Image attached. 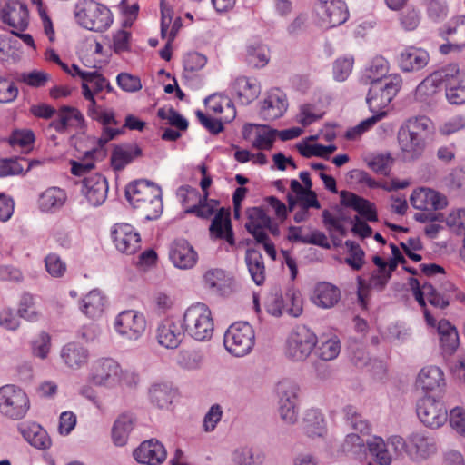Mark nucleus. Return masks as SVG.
Instances as JSON below:
<instances>
[{
	"mask_svg": "<svg viewBox=\"0 0 465 465\" xmlns=\"http://www.w3.org/2000/svg\"><path fill=\"white\" fill-rule=\"evenodd\" d=\"M169 259L176 268L188 270L196 264L198 254L188 241L178 239L170 244Z\"/></svg>",
	"mask_w": 465,
	"mask_h": 465,
	"instance_id": "aec40b11",
	"label": "nucleus"
},
{
	"mask_svg": "<svg viewBox=\"0 0 465 465\" xmlns=\"http://www.w3.org/2000/svg\"><path fill=\"white\" fill-rule=\"evenodd\" d=\"M322 223L328 231L330 237L331 238L335 245H339L340 237H345L347 235L346 227L340 222L336 215L329 210H324L322 214Z\"/></svg>",
	"mask_w": 465,
	"mask_h": 465,
	"instance_id": "864d4df0",
	"label": "nucleus"
},
{
	"mask_svg": "<svg viewBox=\"0 0 465 465\" xmlns=\"http://www.w3.org/2000/svg\"><path fill=\"white\" fill-rule=\"evenodd\" d=\"M115 248L122 253L132 255L141 248V237L129 223H117L112 230Z\"/></svg>",
	"mask_w": 465,
	"mask_h": 465,
	"instance_id": "2eb2a0df",
	"label": "nucleus"
},
{
	"mask_svg": "<svg viewBox=\"0 0 465 465\" xmlns=\"http://www.w3.org/2000/svg\"><path fill=\"white\" fill-rule=\"evenodd\" d=\"M401 77L399 74H390L383 83L371 84L366 102L373 113L384 112L401 87Z\"/></svg>",
	"mask_w": 465,
	"mask_h": 465,
	"instance_id": "0eeeda50",
	"label": "nucleus"
},
{
	"mask_svg": "<svg viewBox=\"0 0 465 465\" xmlns=\"http://www.w3.org/2000/svg\"><path fill=\"white\" fill-rule=\"evenodd\" d=\"M370 452L375 456L381 465H390L392 460V454L388 447L387 441L381 437H373L367 441Z\"/></svg>",
	"mask_w": 465,
	"mask_h": 465,
	"instance_id": "6e6d98bb",
	"label": "nucleus"
},
{
	"mask_svg": "<svg viewBox=\"0 0 465 465\" xmlns=\"http://www.w3.org/2000/svg\"><path fill=\"white\" fill-rule=\"evenodd\" d=\"M210 232L216 238L226 240L231 245L234 244L230 213L228 211H225L223 208L218 211L212 221Z\"/></svg>",
	"mask_w": 465,
	"mask_h": 465,
	"instance_id": "58836bf2",
	"label": "nucleus"
},
{
	"mask_svg": "<svg viewBox=\"0 0 465 465\" xmlns=\"http://www.w3.org/2000/svg\"><path fill=\"white\" fill-rule=\"evenodd\" d=\"M107 88L111 91L108 81L97 71H91L87 77L82 83V93L84 97L89 102H94V94Z\"/></svg>",
	"mask_w": 465,
	"mask_h": 465,
	"instance_id": "49530a36",
	"label": "nucleus"
},
{
	"mask_svg": "<svg viewBox=\"0 0 465 465\" xmlns=\"http://www.w3.org/2000/svg\"><path fill=\"white\" fill-rule=\"evenodd\" d=\"M203 355L197 350H183L177 356V364L185 370L193 371L202 366Z\"/></svg>",
	"mask_w": 465,
	"mask_h": 465,
	"instance_id": "4d7b16f0",
	"label": "nucleus"
},
{
	"mask_svg": "<svg viewBox=\"0 0 465 465\" xmlns=\"http://www.w3.org/2000/svg\"><path fill=\"white\" fill-rule=\"evenodd\" d=\"M442 85L446 98L451 104H465V71L455 64L442 67Z\"/></svg>",
	"mask_w": 465,
	"mask_h": 465,
	"instance_id": "4468645a",
	"label": "nucleus"
},
{
	"mask_svg": "<svg viewBox=\"0 0 465 465\" xmlns=\"http://www.w3.org/2000/svg\"><path fill=\"white\" fill-rule=\"evenodd\" d=\"M142 154L141 148L136 144L116 146L111 154V165L114 171H122L134 158Z\"/></svg>",
	"mask_w": 465,
	"mask_h": 465,
	"instance_id": "ea45409f",
	"label": "nucleus"
},
{
	"mask_svg": "<svg viewBox=\"0 0 465 465\" xmlns=\"http://www.w3.org/2000/svg\"><path fill=\"white\" fill-rule=\"evenodd\" d=\"M205 104L209 110L214 113H223L225 109L228 111V115L223 117L225 122H231L236 114L234 106L230 99L219 94L210 95L205 99Z\"/></svg>",
	"mask_w": 465,
	"mask_h": 465,
	"instance_id": "5fc2aeb1",
	"label": "nucleus"
},
{
	"mask_svg": "<svg viewBox=\"0 0 465 465\" xmlns=\"http://www.w3.org/2000/svg\"><path fill=\"white\" fill-rule=\"evenodd\" d=\"M206 288L213 293L225 296L231 294L235 288L233 277L222 269H210L203 275Z\"/></svg>",
	"mask_w": 465,
	"mask_h": 465,
	"instance_id": "5701e85b",
	"label": "nucleus"
},
{
	"mask_svg": "<svg viewBox=\"0 0 465 465\" xmlns=\"http://www.w3.org/2000/svg\"><path fill=\"white\" fill-rule=\"evenodd\" d=\"M248 222L245 224L247 231L254 237L256 242L265 239V228L270 224L271 217L261 207H252L247 211Z\"/></svg>",
	"mask_w": 465,
	"mask_h": 465,
	"instance_id": "2f4dec72",
	"label": "nucleus"
},
{
	"mask_svg": "<svg viewBox=\"0 0 465 465\" xmlns=\"http://www.w3.org/2000/svg\"><path fill=\"white\" fill-rule=\"evenodd\" d=\"M443 186L450 191L465 189V170L454 169L441 181Z\"/></svg>",
	"mask_w": 465,
	"mask_h": 465,
	"instance_id": "774afa93",
	"label": "nucleus"
},
{
	"mask_svg": "<svg viewBox=\"0 0 465 465\" xmlns=\"http://www.w3.org/2000/svg\"><path fill=\"white\" fill-rule=\"evenodd\" d=\"M232 88L239 102L243 105L250 104L261 94V85L257 79L246 76L236 78Z\"/></svg>",
	"mask_w": 465,
	"mask_h": 465,
	"instance_id": "473e14b6",
	"label": "nucleus"
},
{
	"mask_svg": "<svg viewBox=\"0 0 465 465\" xmlns=\"http://www.w3.org/2000/svg\"><path fill=\"white\" fill-rule=\"evenodd\" d=\"M176 397V391L168 383H155L149 389L152 404L159 409H168Z\"/></svg>",
	"mask_w": 465,
	"mask_h": 465,
	"instance_id": "79ce46f5",
	"label": "nucleus"
},
{
	"mask_svg": "<svg viewBox=\"0 0 465 465\" xmlns=\"http://www.w3.org/2000/svg\"><path fill=\"white\" fill-rule=\"evenodd\" d=\"M430 60L427 51L422 48L409 46L400 54L398 63L403 72H415L424 68Z\"/></svg>",
	"mask_w": 465,
	"mask_h": 465,
	"instance_id": "a878e982",
	"label": "nucleus"
},
{
	"mask_svg": "<svg viewBox=\"0 0 465 465\" xmlns=\"http://www.w3.org/2000/svg\"><path fill=\"white\" fill-rule=\"evenodd\" d=\"M127 201L146 220L157 219L163 212L162 190L146 180L129 183L125 189Z\"/></svg>",
	"mask_w": 465,
	"mask_h": 465,
	"instance_id": "f03ea898",
	"label": "nucleus"
},
{
	"mask_svg": "<svg viewBox=\"0 0 465 465\" xmlns=\"http://www.w3.org/2000/svg\"><path fill=\"white\" fill-rule=\"evenodd\" d=\"M81 192L91 205L100 206L107 198V180L102 174L91 173L83 179Z\"/></svg>",
	"mask_w": 465,
	"mask_h": 465,
	"instance_id": "6ab92c4d",
	"label": "nucleus"
},
{
	"mask_svg": "<svg viewBox=\"0 0 465 465\" xmlns=\"http://www.w3.org/2000/svg\"><path fill=\"white\" fill-rule=\"evenodd\" d=\"M207 197L208 193H205L201 196V202H197V203L189 206L185 213L195 214L200 218H209L214 213L218 202L213 200L208 201Z\"/></svg>",
	"mask_w": 465,
	"mask_h": 465,
	"instance_id": "13d9d810",
	"label": "nucleus"
},
{
	"mask_svg": "<svg viewBox=\"0 0 465 465\" xmlns=\"http://www.w3.org/2000/svg\"><path fill=\"white\" fill-rule=\"evenodd\" d=\"M183 327L171 319L163 320L157 328L158 342L167 348L175 349L183 341Z\"/></svg>",
	"mask_w": 465,
	"mask_h": 465,
	"instance_id": "bb28decb",
	"label": "nucleus"
},
{
	"mask_svg": "<svg viewBox=\"0 0 465 465\" xmlns=\"http://www.w3.org/2000/svg\"><path fill=\"white\" fill-rule=\"evenodd\" d=\"M278 397V412L280 418L287 424H294L298 420V397L300 387L291 380H282L276 385Z\"/></svg>",
	"mask_w": 465,
	"mask_h": 465,
	"instance_id": "6e6552de",
	"label": "nucleus"
},
{
	"mask_svg": "<svg viewBox=\"0 0 465 465\" xmlns=\"http://www.w3.org/2000/svg\"><path fill=\"white\" fill-rule=\"evenodd\" d=\"M440 35L443 37H451L453 41L465 47V15H458L440 29Z\"/></svg>",
	"mask_w": 465,
	"mask_h": 465,
	"instance_id": "3c124183",
	"label": "nucleus"
},
{
	"mask_svg": "<svg viewBox=\"0 0 465 465\" xmlns=\"http://www.w3.org/2000/svg\"><path fill=\"white\" fill-rule=\"evenodd\" d=\"M18 315L32 322H37L40 319L42 312L35 298L33 295L25 293L21 297L18 307Z\"/></svg>",
	"mask_w": 465,
	"mask_h": 465,
	"instance_id": "603ef678",
	"label": "nucleus"
},
{
	"mask_svg": "<svg viewBox=\"0 0 465 465\" xmlns=\"http://www.w3.org/2000/svg\"><path fill=\"white\" fill-rule=\"evenodd\" d=\"M243 137L251 140L259 150H270L275 141L277 131L265 124H247L243 126Z\"/></svg>",
	"mask_w": 465,
	"mask_h": 465,
	"instance_id": "4be33fe9",
	"label": "nucleus"
},
{
	"mask_svg": "<svg viewBox=\"0 0 465 465\" xmlns=\"http://www.w3.org/2000/svg\"><path fill=\"white\" fill-rule=\"evenodd\" d=\"M424 2L430 20L438 23L447 17L449 8L446 0H424Z\"/></svg>",
	"mask_w": 465,
	"mask_h": 465,
	"instance_id": "052dcab7",
	"label": "nucleus"
},
{
	"mask_svg": "<svg viewBox=\"0 0 465 465\" xmlns=\"http://www.w3.org/2000/svg\"><path fill=\"white\" fill-rule=\"evenodd\" d=\"M2 19L13 30L24 31L28 25V10L19 2L8 3L2 11Z\"/></svg>",
	"mask_w": 465,
	"mask_h": 465,
	"instance_id": "c85d7f7f",
	"label": "nucleus"
},
{
	"mask_svg": "<svg viewBox=\"0 0 465 465\" xmlns=\"http://www.w3.org/2000/svg\"><path fill=\"white\" fill-rule=\"evenodd\" d=\"M410 201L415 209L433 213L434 211L444 209L448 205V199L444 194L425 187L414 190Z\"/></svg>",
	"mask_w": 465,
	"mask_h": 465,
	"instance_id": "f3484780",
	"label": "nucleus"
},
{
	"mask_svg": "<svg viewBox=\"0 0 465 465\" xmlns=\"http://www.w3.org/2000/svg\"><path fill=\"white\" fill-rule=\"evenodd\" d=\"M51 349V337L47 332L42 331L32 341L33 355L42 360L45 359Z\"/></svg>",
	"mask_w": 465,
	"mask_h": 465,
	"instance_id": "e2e57ef3",
	"label": "nucleus"
},
{
	"mask_svg": "<svg viewBox=\"0 0 465 465\" xmlns=\"http://www.w3.org/2000/svg\"><path fill=\"white\" fill-rule=\"evenodd\" d=\"M30 409V400L25 391L13 384L0 387V414L11 420L24 419Z\"/></svg>",
	"mask_w": 465,
	"mask_h": 465,
	"instance_id": "20e7f679",
	"label": "nucleus"
},
{
	"mask_svg": "<svg viewBox=\"0 0 465 465\" xmlns=\"http://www.w3.org/2000/svg\"><path fill=\"white\" fill-rule=\"evenodd\" d=\"M33 166V163L25 158L10 157L0 159V177L24 175Z\"/></svg>",
	"mask_w": 465,
	"mask_h": 465,
	"instance_id": "8fccbe9b",
	"label": "nucleus"
},
{
	"mask_svg": "<svg viewBox=\"0 0 465 465\" xmlns=\"http://www.w3.org/2000/svg\"><path fill=\"white\" fill-rule=\"evenodd\" d=\"M288 108L286 94L279 88L269 90L261 104L260 116L266 121L282 117Z\"/></svg>",
	"mask_w": 465,
	"mask_h": 465,
	"instance_id": "dca6fc26",
	"label": "nucleus"
},
{
	"mask_svg": "<svg viewBox=\"0 0 465 465\" xmlns=\"http://www.w3.org/2000/svg\"><path fill=\"white\" fill-rule=\"evenodd\" d=\"M299 153L304 157L319 156L328 158L330 154L337 150V147L333 144L322 145V144H299Z\"/></svg>",
	"mask_w": 465,
	"mask_h": 465,
	"instance_id": "680f3d73",
	"label": "nucleus"
},
{
	"mask_svg": "<svg viewBox=\"0 0 465 465\" xmlns=\"http://www.w3.org/2000/svg\"><path fill=\"white\" fill-rule=\"evenodd\" d=\"M60 356L67 367L77 370L87 363L89 351L77 342H69L61 349Z\"/></svg>",
	"mask_w": 465,
	"mask_h": 465,
	"instance_id": "f704fd0d",
	"label": "nucleus"
},
{
	"mask_svg": "<svg viewBox=\"0 0 465 465\" xmlns=\"http://www.w3.org/2000/svg\"><path fill=\"white\" fill-rule=\"evenodd\" d=\"M246 59L255 68L264 67L270 61L269 48L258 40L252 41L246 46Z\"/></svg>",
	"mask_w": 465,
	"mask_h": 465,
	"instance_id": "de8ad7c7",
	"label": "nucleus"
},
{
	"mask_svg": "<svg viewBox=\"0 0 465 465\" xmlns=\"http://www.w3.org/2000/svg\"><path fill=\"white\" fill-rule=\"evenodd\" d=\"M341 203L343 206L354 209L361 216L370 222L377 221V212L374 205L368 200L353 193L341 192Z\"/></svg>",
	"mask_w": 465,
	"mask_h": 465,
	"instance_id": "7c9ffc66",
	"label": "nucleus"
},
{
	"mask_svg": "<svg viewBox=\"0 0 465 465\" xmlns=\"http://www.w3.org/2000/svg\"><path fill=\"white\" fill-rule=\"evenodd\" d=\"M315 14L319 25L326 29L342 25L349 17L348 7L342 0H319Z\"/></svg>",
	"mask_w": 465,
	"mask_h": 465,
	"instance_id": "ddd939ff",
	"label": "nucleus"
},
{
	"mask_svg": "<svg viewBox=\"0 0 465 465\" xmlns=\"http://www.w3.org/2000/svg\"><path fill=\"white\" fill-rule=\"evenodd\" d=\"M77 16L84 27L97 32L106 30L113 23L111 11L105 5L94 0L85 2Z\"/></svg>",
	"mask_w": 465,
	"mask_h": 465,
	"instance_id": "9d476101",
	"label": "nucleus"
},
{
	"mask_svg": "<svg viewBox=\"0 0 465 465\" xmlns=\"http://www.w3.org/2000/svg\"><path fill=\"white\" fill-rule=\"evenodd\" d=\"M134 460L145 465H160L167 456L166 450L162 442L156 439L143 441L133 453Z\"/></svg>",
	"mask_w": 465,
	"mask_h": 465,
	"instance_id": "412c9836",
	"label": "nucleus"
},
{
	"mask_svg": "<svg viewBox=\"0 0 465 465\" xmlns=\"http://www.w3.org/2000/svg\"><path fill=\"white\" fill-rule=\"evenodd\" d=\"M341 299L338 287L329 282L318 283L312 296V302L321 308L330 309L335 306Z\"/></svg>",
	"mask_w": 465,
	"mask_h": 465,
	"instance_id": "72a5a7b5",
	"label": "nucleus"
},
{
	"mask_svg": "<svg viewBox=\"0 0 465 465\" xmlns=\"http://www.w3.org/2000/svg\"><path fill=\"white\" fill-rule=\"evenodd\" d=\"M114 329L123 339L137 341L146 329V320L144 315L137 311H123L115 317Z\"/></svg>",
	"mask_w": 465,
	"mask_h": 465,
	"instance_id": "9b49d317",
	"label": "nucleus"
},
{
	"mask_svg": "<svg viewBox=\"0 0 465 465\" xmlns=\"http://www.w3.org/2000/svg\"><path fill=\"white\" fill-rule=\"evenodd\" d=\"M391 278L390 272L373 271L368 284L358 278V302L362 309L367 308L369 288L382 291Z\"/></svg>",
	"mask_w": 465,
	"mask_h": 465,
	"instance_id": "c756f323",
	"label": "nucleus"
},
{
	"mask_svg": "<svg viewBox=\"0 0 465 465\" xmlns=\"http://www.w3.org/2000/svg\"><path fill=\"white\" fill-rule=\"evenodd\" d=\"M292 192L295 194H288L289 210L292 211L296 206L307 209H320L321 203L317 199V194L312 190L303 189V186L295 179L290 183Z\"/></svg>",
	"mask_w": 465,
	"mask_h": 465,
	"instance_id": "393cba45",
	"label": "nucleus"
},
{
	"mask_svg": "<svg viewBox=\"0 0 465 465\" xmlns=\"http://www.w3.org/2000/svg\"><path fill=\"white\" fill-rule=\"evenodd\" d=\"M23 438L33 447L38 450H47L52 441L46 430L36 422L22 423L18 427Z\"/></svg>",
	"mask_w": 465,
	"mask_h": 465,
	"instance_id": "cd10ccee",
	"label": "nucleus"
},
{
	"mask_svg": "<svg viewBox=\"0 0 465 465\" xmlns=\"http://www.w3.org/2000/svg\"><path fill=\"white\" fill-rule=\"evenodd\" d=\"M67 195L59 187H50L44 191L38 200L39 208L45 213H55L65 203Z\"/></svg>",
	"mask_w": 465,
	"mask_h": 465,
	"instance_id": "4c0bfd02",
	"label": "nucleus"
},
{
	"mask_svg": "<svg viewBox=\"0 0 465 465\" xmlns=\"http://www.w3.org/2000/svg\"><path fill=\"white\" fill-rule=\"evenodd\" d=\"M442 370L437 366L423 367L417 375L415 386L423 392H440L445 387Z\"/></svg>",
	"mask_w": 465,
	"mask_h": 465,
	"instance_id": "b1692460",
	"label": "nucleus"
},
{
	"mask_svg": "<svg viewBox=\"0 0 465 465\" xmlns=\"http://www.w3.org/2000/svg\"><path fill=\"white\" fill-rule=\"evenodd\" d=\"M437 450L436 440L425 432H413L408 437V456L412 460H427Z\"/></svg>",
	"mask_w": 465,
	"mask_h": 465,
	"instance_id": "a211bd4d",
	"label": "nucleus"
},
{
	"mask_svg": "<svg viewBox=\"0 0 465 465\" xmlns=\"http://www.w3.org/2000/svg\"><path fill=\"white\" fill-rule=\"evenodd\" d=\"M206 57L197 52L189 53L183 58V75L188 78L189 74L203 69L206 64Z\"/></svg>",
	"mask_w": 465,
	"mask_h": 465,
	"instance_id": "69168bd1",
	"label": "nucleus"
},
{
	"mask_svg": "<svg viewBox=\"0 0 465 465\" xmlns=\"http://www.w3.org/2000/svg\"><path fill=\"white\" fill-rule=\"evenodd\" d=\"M182 327L183 332L195 341L211 340L214 331L211 310L203 302L192 304L183 313Z\"/></svg>",
	"mask_w": 465,
	"mask_h": 465,
	"instance_id": "7ed1b4c3",
	"label": "nucleus"
},
{
	"mask_svg": "<svg viewBox=\"0 0 465 465\" xmlns=\"http://www.w3.org/2000/svg\"><path fill=\"white\" fill-rule=\"evenodd\" d=\"M317 344L316 335L306 326H296L286 342V356L294 361H302L312 353Z\"/></svg>",
	"mask_w": 465,
	"mask_h": 465,
	"instance_id": "1a4fd4ad",
	"label": "nucleus"
},
{
	"mask_svg": "<svg viewBox=\"0 0 465 465\" xmlns=\"http://www.w3.org/2000/svg\"><path fill=\"white\" fill-rule=\"evenodd\" d=\"M431 129L432 123L426 116L410 118L399 129L398 143L404 161H413L422 155Z\"/></svg>",
	"mask_w": 465,
	"mask_h": 465,
	"instance_id": "f257e3e1",
	"label": "nucleus"
},
{
	"mask_svg": "<svg viewBox=\"0 0 465 465\" xmlns=\"http://www.w3.org/2000/svg\"><path fill=\"white\" fill-rule=\"evenodd\" d=\"M244 260L252 281L257 285L262 284L265 280V265L262 254L255 249H248Z\"/></svg>",
	"mask_w": 465,
	"mask_h": 465,
	"instance_id": "c03bdc74",
	"label": "nucleus"
},
{
	"mask_svg": "<svg viewBox=\"0 0 465 465\" xmlns=\"http://www.w3.org/2000/svg\"><path fill=\"white\" fill-rule=\"evenodd\" d=\"M135 425V418L130 413L121 414L114 422L112 440L116 446H124Z\"/></svg>",
	"mask_w": 465,
	"mask_h": 465,
	"instance_id": "a19ab883",
	"label": "nucleus"
},
{
	"mask_svg": "<svg viewBox=\"0 0 465 465\" xmlns=\"http://www.w3.org/2000/svg\"><path fill=\"white\" fill-rule=\"evenodd\" d=\"M254 331L248 322L232 323L224 334L223 343L226 350L236 357L250 353L254 346Z\"/></svg>",
	"mask_w": 465,
	"mask_h": 465,
	"instance_id": "423d86ee",
	"label": "nucleus"
},
{
	"mask_svg": "<svg viewBox=\"0 0 465 465\" xmlns=\"http://www.w3.org/2000/svg\"><path fill=\"white\" fill-rule=\"evenodd\" d=\"M106 303L105 296L98 290H92L80 302V311L88 318L102 316Z\"/></svg>",
	"mask_w": 465,
	"mask_h": 465,
	"instance_id": "c9c22d12",
	"label": "nucleus"
},
{
	"mask_svg": "<svg viewBox=\"0 0 465 465\" xmlns=\"http://www.w3.org/2000/svg\"><path fill=\"white\" fill-rule=\"evenodd\" d=\"M341 351L340 341L336 337L322 341L316 349V353L323 361L335 359Z\"/></svg>",
	"mask_w": 465,
	"mask_h": 465,
	"instance_id": "bf43d9fd",
	"label": "nucleus"
},
{
	"mask_svg": "<svg viewBox=\"0 0 465 465\" xmlns=\"http://www.w3.org/2000/svg\"><path fill=\"white\" fill-rule=\"evenodd\" d=\"M440 336V344L445 354L452 355L460 344L459 334L456 328L447 320H440L437 325Z\"/></svg>",
	"mask_w": 465,
	"mask_h": 465,
	"instance_id": "e433bc0d",
	"label": "nucleus"
},
{
	"mask_svg": "<svg viewBox=\"0 0 465 465\" xmlns=\"http://www.w3.org/2000/svg\"><path fill=\"white\" fill-rule=\"evenodd\" d=\"M127 377L135 382L137 375L124 372L120 364L112 358H102L95 361L91 368L90 380L96 386L114 388Z\"/></svg>",
	"mask_w": 465,
	"mask_h": 465,
	"instance_id": "39448f33",
	"label": "nucleus"
},
{
	"mask_svg": "<svg viewBox=\"0 0 465 465\" xmlns=\"http://www.w3.org/2000/svg\"><path fill=\"white\" fill-rule=\"evenodd\" d=\"M446 224L458 234L465 233V208L452 210L445 218Z\"/></svg>",
	"mask_w": 465,
	"mask_h": 465,
	"instance_id": "338daca9",
	"label": "nucleus"
},
{
	"mask_svg": "<svg viewBox=\"0 0 465 465\" xmlns=\"http://www.w3.org/2000/svg\"><path fill=\"white\" fill-rule=\"evenodd\" d=\"M442 67L427 76L416 88L415 97L420 102H426L434 95L442 85Z\"/></svg>",
	"mask_w": 465,
	"mask_h": 465,
	"instance_id": "37998d69",
	"label": "nucleus"
},
{
	"mask_svg": "<svg viewBox=\"0 0 465 465\" xmlns=\"http://www.w3.org/2000/svg\"><path fill=\"white\" fill-rule=\"evenodd\" d=\"M389 63L382 56L374 57L365 69L363 81L365 84H374L383 83L389 77Z\"/></svg>",
	"mask_w": 465,
	"mask_h": 465,
	"instance_id": "09e8293b",
	"label": "nucleus"
},
{
	"mask_svg": "<svg viewBox=\"0 0 465 465\" xmlns=\"http://www.w3.org/2000/svg\"><path fill=\"white\" fill-rule=\"evenodd\" d=\"M345 245L349 249V254L345 258V262L352 269L360 270L364 262V252L360 245L353 241H346Z\"/></svg>",
	"mask_w": 465,
	"mask_h": 465,
	"instance_id": "0e129e2a",
	"label": "nucleus"
},
{
	"mask_svg": "<svg viewBox=\"0 0 465 465\" xmlns=\"http://www.w3.org/2000/svg\"><path fill=\"white\" fill-rule=\"evenodd\" d=\"M302 430L310 438L322 437L326 432L322 414L315 409L306 411L302 419Z\"/></svg>",
	"mask_w": 465,
	"mask_h": 465,
	"instance_id": "a18cd8bd",
	"label": "nucleus"
},
{
	"mask_svg": "<svg viewBox=\"0 0 465 465\" xmlns=\"http://www.w3.org/2000/svg\"><path fill=\"white\" fill-rule=\"evenodd\" d=\"M416 411L420 422L430 429H439L448 420V411L444 403L431 396L420 399Z\"/></svg>",
	"mask_w": 465,
	"mask_h": 465,
	"instance_id": "f8f14e48",
	"label": "nucleus"
}]
</instances>
